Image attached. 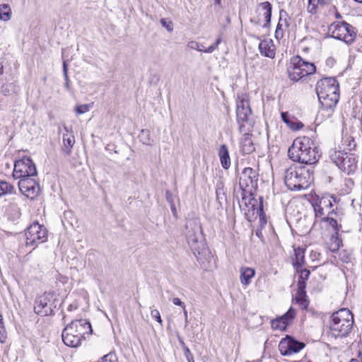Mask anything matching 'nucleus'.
<instances>
[{
	"instance_id": "f257e3e1",
	"label": "nucleus",
	"mask_w": 362,
	"mask_h": 362,
	"mask_svg": "<svg viewBox=\"0 0 362 362\" xmlns=\"http://www.w3.org/2000/svg\"><path fill=\"white\" fill-rule=\"evenodd\" d=\"M258 175L252 168H245L240 175L239 186L241 189V200L238 201L240 208L249 221L259 217L261 226L267 221L263 211L262 197L259 202L255 199L254 192L257 188Z\"/></svg>"
},
{
	"instance_id": "f03ea898",
	"label": "nucleus",
	"mask_w": 362,
	"mask_h": 362,
	"mask_svg": "<svg viewBox=\"0 0 362 362\" xmlns=\"http://www.w3.org/2000/svg\"><path fill=\"white\" fill-rule=\"evenodd\" d=\"M339 83L335 78H325L317 81L316 93L321 105L320 115L329 117L339 99Z\"/></svg>"
},
{
	"instance_id": "7ed1b4c3",
	"label": "nucleus",
	"mask_w": 362,
	"mask_h": 362,
	"mask_svg": "<svg viewBox=\"0 0 362 362\" xmlns=\"http://www.w3.org/2000/svg\"><path fill=\"white\" fill-rule=\"evenodd\" d=\"M288 155L295 162L313 165L317 162L321 153L315 141L308 136L296 139L288 148Z\"/></svg>"
},
{
	"instance_id": "20e7f679",
	"label": "nucleus",
	"mask_w": 362,
	"mask_h": 362,
	"mask_svg": "<svg viewBox=\"0 0 362 362\" xmlns=\"http://www.w3.org/2000/svg\"><path fill=\"white\" fill-rule=\"evenodd\" d=\"M284 181L291 190H302L308 189L313 180V170L305 167L283 166Z\"/></svg>"
},
{
	"instance_id": "39448f33",
	"label": "nucleus",
	"mask_w": 362,
	"mask_h": 362,
	"mask_svg": "<svg viewBox=\"0 0 362 362\" xmlns=\"http://www.w3.org/2000/svg\"><path fill=\"white\" fill-rule=\"evenodd\" d=\"M236 117L240 132H252L255 121L247 94H238L236 100Z\"/></svg>"
},
{
	"instance_id": "423d86ee",
	"label": "nucleus",
	"mask_w": 362,
	"mask_h": 362,
	"mask_svg": "<svg viewBox=\"0 0 362 362\" xmlns=\"http://www.w3.org/2000/svg\"><path fill=\"white\" fill-rule=\"evenodd\" d=\"M353 323V315L348 309L344 308L334 313L329 325L332 335L335 337H346L352 328Z\"/></svg>"
},
{
	"instance_id": "0eeeda50",
	"label": "nucleus",
	"mask_w": 362,
	"mask_h": 362,
	"mask_svg": "<svg viewBox=\"0 0 362 362\" xmlns=\"http://www.w3.org/2000/svg\"><path fill=\"white\" fill-rule=\"evenodd\" d=\"M330 160L347 175L354 173L357 169L356 156L352 153L332 149L329 153Z\"/></svg>"
},
{
	"instance_id": "6e6552de",
	"label": "nucleus",
	"mask_w": 362,
	"mask_h": 362,
	"mask_svg": "<svg viewBox=\"0 0 362 362\" xmlns=\"http://www.w3.org/2000/svg\"><path fill=\"white\" fill-rule=\"evenodd\" d=\"M333 38L344 42L349 45L354 42L357 31L351 24L345 21L332 23L328 28Z\"/></svg>"
},
{
	"instance_id": "1a4fd4ad",
	"label": "nucleus",
	"mask_w": 362,
	"mask_h": 362,
	"mask_svg": "<svg viewBox=\"0 0 362 362\" xmlns=\"http://www.w3.org/2000/svg\"><path fill=\"white\" fill-rule=\"evenodd\" d=\"M186 238L191 250L194 254L204 246V238L201 224L197 220H189L185 224Z\"/></svg>"
},
{
	"instance_id": "9d476101",
	"label": "nucleus",
	"mask_w": 362,
	"mask_h": 362,
	"mask_svg": "<svg viewBox=\"0 0 362 362\" xmlns=\"http://www.w3.org/2000/svg\"><path fill=\"white\" fill-rule=\"evenodd\" d=\"M58 299L52 292H45L35 300L34 312L41 316L54 315L57 308Z\"/></svg>"
},
{
	"instance_id": "9b49d317",
	"label": "nucleus",
	"mask_w": 362,
	"mask_h": 362,
	"mask_svg": "<svg viewBox=\"0 0 362 362\" xmlns=\"http://www.w3.org/2000/svg\"><path fill=\"white\" fill-rule=\"evenodd\" d=\"M48 231L45 226L38 222L33 223L25 232L26 245L37 246L47 240Z\"/></svg>"
},
{
	"instance_id": "f8f14e48",
	"label": "nucleus",
	"mask_w": 362,
	"mask_h": 362,
	"mask_svg": "<svg viewBox=\"0 0 362 362\" xmlns=\"http://www.w3.org/2000/svg\"><path fill=\"white\" fill-rule=\"evenodd\" d=\"M37 172L33 160L27 156L16 160L14 163L13 177L15 179L37 176Z\"/></svg>"
},
{
	"instance_id": "ddd939ff",
	"label": "nucleus",
	"mask_w": 362,
	"mask_h": 362,
	"mask_svg": "<svg viewBox=\"0 0 362 362\" xmlns=\"http://www.w3.org/2000/svg\"><path fill=\"white\" fill-rule=\"evenodd\" d=\"M19 180L18 183L19 190L26 197L33 199L40 194V185L33 177L19 178Z\"/></svg>"
},
{
	"instance_id": "4468645a",
	"label": "nucleus",
	"mask_w": 362,
	"mask_h": 362,
	"mask_svg": "<svg viewBox=\"0 0 362 362\" xmlns=\"http://www.w3.org/2000/svg\"><path fill=\"white\" fill-rule=\"evenodd\" d=\"M305 346V344L304 342L298 341L288 335L282 339L279 344V351L284 356L296 354Z\"/></svg>"
},
{
	"instance_id": "2eb2a0df",
	"label": "nucleus",
	"mask_w": 362,
	"mask_h": 362,
	"mask_svg": "<svg viewBox=\"0 0 362 362\" xmlns=\"http://www.w3.org/2000/svg\"><path fill=\"white\" fill-rule=\"evenodd\" d=\"M64 329L83 339H85V334L92 332L90 323L85 319L73 320Z\"/></svg>"
},
{
	"instance_id": "dca6fc26",
	"label": "nucleus",
	"mask_w": 362,
	"mask_h": 362,
	"mask_svg": "<svg viewBox=\"0 0 362 362\" xmlns=\"http://www.w3.org/2000/svg\"><path fill=\"white\" fill-rule=\"evenodd\" d=\"M288 69L296 71H303L306 76L315 72L314 64L303 60L297 55L291 58Z\"/></svg>"
},
{
	"instance_id": "f3484780",
	"label": "nucleus",
	"mask_w": 362,
	"mask_h": 362,
	"mask_svg": "<svg viewBox=\"0 0 362 362\" xmlns=\"http://www.w3.org/2000/svg\"><path fill=\"white\" fill-rule=\"evenodd\" d=\"M296 315V310L293 308H290L285 314L273 319V329L285 331L286 327L293 322Z\"/></svg>"
},
{
	"instance_id": "a211bd4d",
	"label": "nucleus",
	"mask_w": 362,
	"mask_h": 362,
	"mask_svg": "<svg viewBox=\"0 0 362 362\" xmlns=\"http://www.w3.org/2000/svg\"><path fill=\"white\" fill-rule=\"evenodd\" d=\"M62 337L64 343L70 347H77L81 344V340L83 339L77 334L67 332L66 329H64Z\"/></svg>"
},
{
	"instance_id": "6ab92c4d",
	"label": "nucleus",
	"mask_w": 362,
	"mask_h": 362,
	"mask_svg": "<svg viewBox=\"0 0 362 362\" xmlns=\"http://www.w3.org/2000/svg\"><path fill=\"white\" fill-rule=\"evenodd\" d=\"M243 136L240 141V151L244 154H250L255 151V146L251 139V132H242Z\"/></svg>"
},
{
	"instance_id": "aec40b11",
	"label": "nucleus",
	"mask_w": 362,
	"mask_h": 362,
	"mask_svg": "<svg viewBox=\"0 0 362 362\" xmlns=\"http://www.w3.org/2000/svg\"><path fill=\"white\" fill-rule=\"evenodd\" d=\"M218 154L222 168L228 170L230 166V158L228 146L226 144H222L218 149Z\"/></svg>"
},
{
	"instance_id": "412c9836",
	"label": "nucleus",
	"mask_w": 362,
	"mask_h": 362,
	"mask_svg": "<svg viewBox=\"0 0 362 362\" xmlns=\"http://www.w3.org/2000/svg\"><path fill=\"white\" fill-rule=\"evenodd\" d=\"M240 282L245 286H247L251 283V279L255 275V270L250 267H243L240 268Z\"/></svg>"
},
{
	"instance_id": "4be33fe9",
	"label": "nucleus",
	"mask_w": 362,
	"mask_h": 362,
	"mask_svg": "<svg viewBox=\"0 0 362 362\" xmlns=\"http://www.w3.org/2000/svg\"><path fill=\"white\" fill-rule=\"evenodd\" d=\"M296 270L299 274V278L298 281V289L300 290V292L302 293L303 292V290H305L306 281L309 278L310 272L307 269H303V267L301 268H296Z\"/></svg>"
},
{
	"instance_id": "5701e85b",
	"label": "nucleus",
	"mask_w": 362,
	"mask_h": 362,
	"mask_svg": "<svg viewBox=\"0 0 362 362\" xmlns=\"http://www.w3.org/2000/svg\"><path fill=\"white\" fill-rule=\"evenodd\" d=\"M257 11L259 13L263 11V15L264 16L266 21V23L264 24V27L269 26L272 17V5L270 3L269 1L261 3Z\"/></svg>"
},
{
	"instance_id": "b1692460",
	"label": "nucleus",
	"mask_w": 362,
	"mask_h": 362,
	"mask_svg": "<svg viewBox=\"0 0 362 362\" xmlns=\"http://www.w3.org/2000/svg\"><path fill=\"white\" fill-rule=\"evenodd\" d=\"M304 250L300 247L294 250V256L293 258V265L294 268H301L305 262Z\"/></svg>"
},
{
	"instance_id": "393cba45",
	"label": "nucleus",
	"mask_w": 362,
	"mask_h": 362,
	"mask_svg": "<svg viewBox=\"0 0 362 362\" xmlns=\"http://www.w3.org/2000/svg\"><path fill=\"white\" fill-rule=\"evenodd\" d=\"M216 201L221 206L222 205L223 202L226 201L224 184L221 180H218L216 185Z\"/></svg>"
},
{
	"instance_id": "a878e982",
	"label": "nucleus",
	"mask_w": 362,
	"mask_h": 362,
	"mask_svg": "<svg viewBox=\"0 0 362 362\" xmlns=\"http://www.w3.org/2000/svg\"><path fill=\"white\" fill-rule=\"evenodd\" d=\"M294 300L299 305L301 309L306 310L308 308L309 301L307 298L305 290H303V292L301 293L300 290L298 289L297 294L294 298Z\"/></svg>"
},
{
	"instance_id": "bb28decb",
	"label": "nucleus",
	"mask_w": 362,
	"mask_h": 362,
	"mask_svg": "<svg viewBox=\"0 0 362 362\" xmlns=\"http://www.w3.org/2000/svg\"><path fill=\"white\" fill-rule=\"evenodd\" d=\"M63 143L64 147L62 148L63 151L66 154L69 155L71 153V148L75 144V139L74 136L68 135L67 134L63 135Z\"/></svg>"
},
{
	"instance_id": "cd10ccee",
	"label": "nucleus",
	"mask_w": 362,
	"mask_h": 362,
	"mask_svg": "<svg viewBox=\"0 0 362 362\" xmlns=\"http://www.w3.org/2000/svg\"><path fill=\"white\" fill-rule=\"evenodd\" d=\"M281 116L282 120L293 130H298L303 127L302 122L292 121L287 112H281Z\"/></svg>"
},
{
	"instance_id": "c85d7f7f",
	"label": "nucleus",
	"mask_w": 362,
	"mask_h": 362,
	"mask_svg": "<svg viewBox=\"0 0 362 362\" xmlns=\"http://www.w3.org/2000/svg\"><path fill=\"white\" fill-rule=\"evenodd\" d=\"M336 214L334 211L332 210L328 213L327 216L322 217L321 221H325L333 228L334 233L337 235L339 232V226L337 220L332 216Z\"/></svg>"
},
{
	"instance_id": "c756f323",
	"label": "nucleus",
	"mask_w": 362,
	"mask_h": 362,
	"mask_svg": "<svg viewBox=\"0 0 362 362\" xmlns=\"http://www.w3.org/2000/svg\"><path fill=\"white\" fill-rule=\"evenodd\" d=\"M11 10L8 4L0 5V20L8 21L11 19Z\"/></svg>"
},
{
	"instance_id": "7c9ffc66",
	"label": "nucleus",
	"mask_w": 362,
	"mask_h": 362,
	"mask_svg": "<svg viewBox=\"0 0 362 362\" xmlns=\"http://www.w3.org/2000/svg\"><path fill=\"white\" fill-rule=\"evenodd\" d=\"M325 0H308L307 11L311 14L317 13V8L319 5H325Z\"/></svg>"
},
{
	"instance_id": "2f4dec72",
	"label": "nucleus",
	"mask_w": 362,
	"mask_h": 362,
	"mask_svg": "<svg viewBox=\"0 0 362 362\" xmlns=\"http://www.w3.org/2000/svg\"><path fill=\"white\" fill-rule=\"evenodd\" d=\"M1 91L4 95H11L18 92V86L13 83H6L2 86Z\"/></svg>"
},
{
	"instance_id": "473e14b6",
	"label": "nucleus",
	"mask_w": 362,
	"mask_h": 362,
	"mask_svg": "<svg viewBox=\"0 0 362 362\" xmlns=\"http://www.w3.org/2000/svg\"><path fill=\"white\" fill-rule=\"evenodd\" d=\"M14 192V187L4 180H0V197L7 194H12Z\"/></svg>"
},
{
	"instance_id": "72a5a7b5",
	"label": "nucleus",
	"mask_w": 362,
	"mask_h": 362,
	"mask_svg": "<svg viewBox=\"0 0 362 362\" xmlns=\"http://www.w3.org/2000/svg\"><path fill=\"white\" fill-rule=\"evenodd\" d=\"M336 202V198L330 194H326L322 197L320 200V204L324 208H331L333 206V203Z\"/></svg>"
},
{
	"instance_id": "f704fd0d",
	"label": "nucleus",
	"mask_w": 362,
	"mask_h": 362,
	"mask_svg": "<svg viewBox=\"0 0 362 362\" xmlns=\"http://www.w3.org/2000/svg\"><path fill=\"white\" fill-rule=\"evenodd\" d=\"M269 42L267 40H262L259 45V49L262 55L272 57Z\"/></svg>"
},
{
	"instance_id": "c9c22d12",
	"label": "nucleus",
	"mask_w": 362,
	"mask_h": 362,
	"mask_svg": "<svg viewBox=\"0 0 362 362\" xmlns=\"http://www.w3.org/2000/svg\"><path fill=\"white\" fill-rule=\"evenodd\" d=\"M139 138L144 144H151L152 139L151 138V132L148 129H142L139 135Z\"/></svg>"
},
{
	"instance_id": "e433bc0d",
	"label": "nucleus",
	"mask_w": 362,
	"mask_h": 362,
	"mask_svg": "<svg viewBox=\"0 0 362 362\" xmlns=\"http://www.w3.org/2000/svg\"><path fill=\"white\" fill-rule=\"evenodd\" d=\"M287 72L289 78L293 81H298L304 76H306V74H304L303 71H292L291 69H288V68L287 69Z\"/></svg>"
},
{
	"instance_id": "4c0bfd02",
	"label": "nucleus",
	"mask_w": 362,
	"mask_h": 362,
	"mask_svg": "<svg viewBox=\"0 0 362 362\" xmlns=\"http://www.w3.org/2000/svg\"><path fill=\"white\" fill-rule=\"evenodd\" d=\"M7 338L6 329L3 323V317L0 314V343H4Z\"/></svg>"
},
{
	"instance_id": "58836bf2",
	"label": "nucleus",
	"mask_w": 362,
	"mask_h": 362,
	"mask_svg": "<svg viewBox=\"0 0 362 362\" xmlns=\"http://www.w3.org/2000/svg\"><path fill=\"white\" fill-rule=\"evenodd\" d=\"M117 360V357L115 351H110L101 358V362H115Z\"/></svg>"
},
{
	"instance_id": "ea45409f",
	"label": "nucleus",
	"mask_w": 362,
	"mask_h": 362,
	"mask_svg": "<svg viewBox=\"0 0 362 362\" xmlns=\"http://www.w3.org/2000/svg\"><path fill=\"white\" fill-rule=\"evenodd\" d=\"M340 245L341 241L336 237L332 239V242L329 245V249L332 252H337L339 250Z\"/></svg>"
},
{
	"instance_id": "a19ab883",
	"label": "nucleus",
	"mask_w": 362,
	"mask_h": 362,
	"mask_svg": "<svg viewBox=\"0 0 362 362\" xmlns=\"http://www.w3.org/2000/svg\"><path fill=\"white\" fill-rule=\"evenodd\" d=\"M344 185L346 187V189H343L344 193L349 194L351 191V189L354 187V182L351 179L349 178V179L344 180Z\"/></svg>"
},
{
	"instance_id": "79ce46f5",
	"label": "nucleus",
	"mask_w": 362,
	"mask_h": 362,
	"mask_svg": "<svg viewBox=\"0 0 362 362\" xmlns=\"http://www.w3.org/2000/svg\"><path fill=\"white\" fill-rule=\"evenodd\" d=\"M187 46L189 48L192 49H196L200 52H204V46L202 45L199 44L195 41H190L188 42Z\"/></svg>"
},
{
	"instance_id": "37998d69",
	"label": "nucleus",
	"mask_w": 362,
	"mask_h": 362,
	"mask_svg": "<svg viewBox=\"0 0 362 362\" xmlns=\"http://www.w3.org/2000/svg\"><path fill=\"white\" fill-rule=\"evenodd\" d=\"M151 316L152 318L155 319L161 326L163 325V320L158 310H152L151 312Z\"/></svg>"
},
{
	"instance_id": "c03bdc74",
	"label": "nucleus",
	"mask_w": 362,
	"mask_h": 362,
	"mask_svg": "<svg viewBox=\"0 0 362 362\" xmlns=\"http://www.w3.org/2000/svg\"><path fill=\"white\" fill-rule=\"evenodd\" d=\"M89 109H90L89 105H87V104L80 105L76 106V112L78 114L81 115V114L87 112L88 111H89Z\"/></svg>"
},
{
	"instance_id": "a18cd8bd",
	"label": "nucleus",
	"mask_w": 362,
	"mask_h": 362,
	"mask_svg": "<svg viewBox=\"0 0 362 362\" xmlns=\"http://www.w3.org/2000/svg\"><path fill=\"white\" fill-rule=\"evenodd\" d=\"M314 206L315 214L317 218L324 216V207L321 204H316Z\"/></svg>"
},
{
	"instance_id": "49530a36",
	"label": "nucleus",
	"mask_w": 362,
	"mask_h": 362,
	"mask_svg": "<svg viewBox=\"0 0 362 362\" xmlns=\"http://www.w3.org/2000/svg\"><path fill=\"white\" fill-rule=\"evenodd\" d=\"M283 25V23L279 22L276 30H275V37L279 40L283 36V30L281 29V26Z\"/></svg>"
},
{
	"instance_id": "de8ad7c7",
	"label": "nucleus",
	"mask_w": 362,
	"mask_h": 362,
	"mask_svg": "<svg viewBox=\"0 0 362 362\" xmlns=\"http://www.w3.org/2000/svg\"><path fill=\"white\" fill-rule=\"evenodd\" d=\"M344 142H347V146H349V150H351L355 148L356 146L355 140L353 137L349 136L345 140Z\"/></svg>"
},
{
	"instance_id": "09e8293b",
	"label": "nucleus",
	"mask_w": 362,
	"mask_h": 362,
	"mask_svg": "<svg viewBox=\"0 0 362 362\" xmlns=\"http://www.w3.org/2000/svg\"><path fill=\"white\" fill-rule=\"evenodd\" d=\"M161 25L165 27L168 31L173 30V24L170 21H167L165 18H161L160 21Z\"/></svg>"
},
{
	"instance_id": "8fccbe9b",
	"label": "nucleus",
	"mask_w": 362,
	"mask_h": 362,
	"mask_svg": "<svg viewBox=\"0 0 362 362\" xmlns=\"http://www.w3.org/2000/svg\"><path fill=\"white\" fill-rule=\"evenodd\" d=\"M184 354L188 362H194V357L189 348L184 350Z\"/></svg>"
},
{
	"instance_id": "3c124183",
	"label": "nucleus",
	"mask_w": 362,
	"mask_h": 362,
	"mask_svg": "<svg viewBox=\"0 0 362 362\" xmlns=\"http://www.w3.org/2000/svg\"><path fill=\"white\" fill-rule=\"evenodd\" d=\"M63 74L64 76L65 81L66 83L69 81V76H68V65L66 63V61L63 62Z\"/></svg>"
},
{
	"instance_id": "603ef678",
	"label": "nucleus",
	"mask_w": 362,
	"mask_h": 362,
	"mask_svg": "<svg viewBox=\"0 0 362 362\" xmlns=\"http://www.w3.org/2000/svg\"><path fill=\"white\" fill-rule=\"evenodd\" d=\"M173 303L175 305L181 306L182 309L185 308V303H183L179 298H174L173 299Z\"/></svg>"
},
{
	"instance_id": "864d4df0",
	"label": "nucleus",
	"mask_w": 362,
	"mask_h": 362,
	"mask_svg": "<svg viewBox=\"0 0 362 362\" xmlns=\"http://www.w3.org/2000/svg\"><path fill=\"white\" fill-rule=\"evenodd\" d=\"M279 21L280 23H282V21H283V18H284V24L286 25V16H287V13L284 11V10H281L280 11V13H279Z\"/></svg>"
},
{
	"instance_id": "5fc2aeb1",
	"label": "nucleus",
	"mask_w": 362,
	"mask_h": 362,
	"mask_svg": "<svg viewBox=\"0 0 362 362\" xmlns=\"http://www.w3.org/2000/svg\"><path fill=\"white\" fill-rule=\"evenodd\" d=\"M216 49H217V47L213 44L207 49H204V52L206 53H212Z\"/></svg>"
},
{
	"instance_id": "6e6d98bb",
	"label": "nucleus",
	"mask_w": 362,
	"mask_h": 362,
	"mask_svg": "<svg viewBox=\"0 0 362 362\" xmlns=\"http://www.w3.org/2000/svg\"><path fill=\"white\" fill-rule=\"evenodd\" d=\"M178 340H179L180 344L182 347L183 350H185L186 348H188V346H186L185 343L181 338L179 337Z\"/></svg>"
},
{
	"instance_id": "4d7b16f0",
	"label": "nucleus",
	"mask_w": 362,
	"mask_h": 362,
	"mask_svg": "<svg viewBox=\"0 0 362 362\" xmlns=\"http://www.w3.org/2000/svg\"><path fill=\"white\" fill-rule=\"evenodd\" d=\"M222 41V39L221 37H218L216 40V42L214 43V45L218 47V45Z\"/></svg>"
},
{
	"instance_id": "13d9d810",
	"label": "nucleus",
	"mask_w": 362,
	"mask_h": 362,
	"mask_svg": "<svg viewBox=\"0 0 362 362\" xmlns=\"http://www.w3.org/2000/svg\"><path fill=\"white\" fill-rule=\"evenodd\" d=\"M183 313H184V315H185V323L187 324V322H188V320H187V311L186 310L185 308H183Z\"/></svg>"
},
{
	"instance_id": "bf43d9fd",
	"label": "nucleus",
	"mask_w": 362,
	"mask_h": 362,
	"mask_svg": "<svg viewBox=\"0 0 362 362\" xmlns=\"http://www.w3.org/2000/svg\"><path fill=\"white\" fill-rule=\"evenodd\" d=\"M74 309H76V306H74L73 305H70L69 307H68V310L69 311H71Z\"/></svg>"
},
{
	"instance_id": "052dcab7",
	"label": "nucleus",
	"mask_w": 362,
	"mask_h": 362,
	"mask_svg": "<svg viewBox=\"0 0 362 362\" xmlns=\"http://www.w3.org/2000/svg\"><path fill=\"white\" fill-rule=\"evenodd\" d=\"M266 127H267V138L269 139V124H268L267 122H266Z\"/></svg>"
},
{
	"instance_id": "680f3d73",
	"label": "nucleus",
	"mask_w": 362,
	"mask_h": 362,
	"mask_svg": "<svg viewBox=\"0 0 362 362\" xmlns=\"http://www.w3.org/2000/svg\"><path fill=\"white\" fill-rule=\"evenodd\" d=\"M4 66L2 64H0V76L3 74Z\"/></svg>"
},
{
	"instance_id": "e2e57ef3",
	"label": "nucleus",
	"mask_w": 362,
	"mask_h": 362,
	"mask_svg": "<svg viewBox=\"0 0 362 362\" xmlns=\"http://www.w3.org/2000/svg\"><path fill=\"white\" fill-rule=\"evenodd\" d=\"M350 362H361V361L358 358H352Z\"/></svg>"
},
{
	"instance_id": "0e129e2a",
	"label": "nucleus",
	"mask_w": 362,
	"mask_h": 362,
	"mask_svg": "<svg viewBox=\"0 0 362 362\" xmlns=\"http://www.w3.org/2000/svg\"><path fill=\"white\" fill-rule=\"evenodd\" d=\"M335 16L337 18H340L341 17L338 11H336Z\"/></svg>"
},
{
	"instance_id": "69168bd1",
	"label": "nucleus",
	"mask_w": 362,
	"mask_h": 362,
	"mask_svg": "<svg viewBox=\"0 0 362 362\" xmlns=\"http://www.w3.org/2000/svg\"><path fill=\"white\" fill-rule=\"evenodd\" d=\"M171 209H172L173 212L175 211V207L174 206H171Z\"/></svg>"
},
{
	"instance_id": "338daca9",
	"label": "nucleus",
	"mask_w": 362,
	"mask_h": 362,
	"mask_svg": "<svg viewBox=\"0 0 362 362\" xmlns=\"http://www.w3.org/2000/svg\"><path fill=\"white\" fill-rule=\"evenodd\" d=\"M69 81L68 82V83H66V88H69Z\"/></svg>"
},
{
	"instance_id": "774afa93",
	"label": "nucleus",
	"mask_w": 362,
	"mask_h": 362,
	"mask_svg": "<svg viewBox=\"0 0 362 362\" xmlns=\"http://www.w3.org/2000/svg\"><path fill=\"white\" fill-rule=\"evenodd\" d=\"M259 360H257V361H247V362H259Z\"/></svg>"
}]
</instances>
